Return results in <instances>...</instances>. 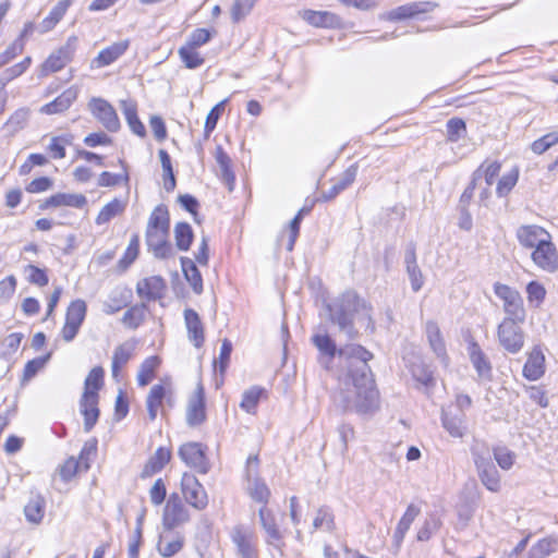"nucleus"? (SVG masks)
I'll return each instance as SVG.
<instances>
[{"mask_svg": "<svg viewBox=\"0 0 558 558\" xmlns=\"http://www.w3.org/2000/svg\"><path fill=\"white\" fill-rule=\"evenodd\" d=\"M171 453L169 450L160 447L151 456L144 468L145 475H153L159 472L170 460Z\"/></svg>", "mask_w": 558, "mask_h": 558, "instance_id": "4c0bfd02", "label": "nucleus"}, {"mask_svg": "<svg viewBox=\"0 0 558 558\" xmlns=\"http://www.w3.org/2000/svg\"><path fill=\"white\" fill-rule=\"evenodd\" d=\"M97 454V440L85 441L78 457H68L56 470V476L63 483H70L90 469V462Z\"/></svg>", "mask_w": 558, "mask_h": 558, "instance_id": "39448f33", "label": "nucleus"}, {"mask_svg": "<svg viewBox=\"0 0 558 558\" xmlns=\"http://www.w3.org/2000/svg\"><path fill=\"white\" fill-rule=\"evenodd\" d=\"M558 143V132H551L548 133L541 138L534 141L531 145V149L535 154H543L547 149H549L551 146L556 145Z\"/></svg>", "mask_w": 558, "mask_h": 558, "instance_id": "0e129e2a", "label": "nucleus"}, {"mask_svg": "<svg viewBox=\"0 0 558 558\" xmlns=\"http://www.w3.org/2000/svg\"><path fill=\"white\" fill-rule=\"evenodd\" d=\"M135 345L133 343H122L113 352L112 356V376L118 378L123 367L134 355Z\"/></svg>", "mask_w": 558, "mask_h": 558, "instance_id": "72a5a7b5", "label": "nucleus"}, {"mask_svg": "<svg viewBox=\"0 0 558 558\" xmlns=\"http://www.w3.org/2000/svg\"><path fill=\"white\" fill-rule=\"evenodd\" d=\"M189 520V513L183 504L177 497H170L167 501L163 522L169 527H175Z\"/></svg>", "mask_w": 558, "mask_h": 558, "instance_id": "bb28decb", "label": "nucleus"}, {"mask_svg": "<svg viewBox=\"0 0 558 558\" xmlns=\"http://www.w3.org/2000/svg\"><path fill=\"white\" fill-rule=\"evenodd\" d=\"M87 204V197L82 193L58 192L44 198L40 202L38 208L40 210L57 209L62 207L84 209Z\"/></svg>", "mask_w": 558, "mask_h": 558, "instance_id": "f8f14e48", "label": "nucleus"}, {"mask_svg": "<svg viewBox=\"0 0 558 558\" xmlns=\"http://www.w3.org/2000/svg\"><path fill=\"white\" fill-rule=\"evenodd\" d=\"M179 456L182 461L201 473L208 471V463L203 446L199 442H187L180 447Z\"/></svg>", "mask_w": 558, "mask_h": 558, "instance_id": "a211bd4d", "label": "nucleus"}, {"mask_svg": "<svg viewBox=\"0 0 558 558\" xmlns=\"http://www.w3.org/2000/svg\"><path fill=\"white\" fill-rule=\"evenodd\" d=\"M128 206V198L114 197L105 204L95 217L97 226H108L111 220L121 217Z\"/></svg>", "mask_w": 558, "mask_h": 558, "instance_id": "4be33fe9", "label": "nucleus"}, {"mask_svg": "<svg viewBox=\"0 0 558 558\" xmlns=\"http://www.w3.org/2000/svg\"><path fill=\"white\" fill-rule=\"evenodd\" d=\"M427 341L433 352L444 362L447 361L446 345L438 325L435 322H427L425 325Z\"/></svg>", "mask_w": 558, "mask_h": 558, "instance_id": "2f4dec72", "label": "nucleus"}, {"mask_svg": "<svg viewBox=\"0 0 558 558\" xmlns=\"http://www.w3.org/2000/svg\"><path fill=\"white\" fill-rule=\"evenodd\" d=\"M515 235L520 245L532 251L551 239L550 233L537 225L521 226L517 229Z\"/></svg>", "mask_w": 558, "mask_h": 558, "instance_id": "f3484780", "label": "nucleus"}, {"mask_svg": "<svg viewBox=\"0 0 558 558\" xmlns=\"http://www.w3.org/2000/svg\"><path fill=\"white\" fill-rule=\"evenodd\" d=\"M469 354L473 366L481 377H486L490 374L492 366L484 352L481 350L476 342H471L469 345Z\"/></svg>", "mask_w": 558, "mask_h": 558, "instance_id": "c9c22d12", "label": "nucleus"}, {"mask_svg": "<svg viewBox=\"0 0 558 558\" xmlns=\"http://www.w3.org/2000/svg\"><path fill=\"white\" fill-rule=\"evenodd\" d=\"M78 98V87L72 85L65 88L51 101L45 104L39 108V112L46 116L63 114L70 110Z\"/></svg>", "mask_w": 558, "mask_h": 558, "instance_id": "4468645a", "label": "nucleus"}, {"mask_svg": "<svg viewBox=\"0 0 558 558\" xmlns=\"http://www.w3.org/2000/svg\"><path fill=\"white\" fill-rule=\"evenodd\" d=\"M494 292L502 301L504 318H512L519 322H525L526 311L523 299L518 290L507 284L496 282Z\"/></svg>", "mask_w": 558, "mask_h": 558, "instance_id": "6e6552de", "label": "nucleus"}, {"mask_svg": "<svg viewBox=\"0 0 558 558\" xmlns=\"http://www.w3.org/2000/svg\"><path fill=\"white\" fill-rule=\"evenodd\" d=\"M171 393L170 385L156 384L154 385L146 397V409L149 418L153 421L162 409L163 400Z\"/></svg>", "mask_w": 558, "mask_h": 558, "instance_id": "393cba45", "label": "nucleus"}, {"mask_svg": "<svg viewBox=\"0 0 558 558\" xmlns=\"http://www.w3.org/2000/svg\"><path fill=\"white\" fill-rule=\"evenodd\" d=\"M313 529L326 532H332L336 529L335 514L330 508L320 507L317 509L313 519Z\"/></svg>", "mask_w": 558, "mask_h": 558, "instance_id": "e433bc0d", "label": "nucleus"}, {"mask_svg": "<svg viewBox=\"0 0 558 558\" xmlns=\"http://www.w3.org/2000/svg\"><path fill=\"white\" fill-rule=\"evenodd\" d=\"M184 322L187 329L189 339L196 348H201L204 343V327L198 314L191 308L184 311Z\"/></svg>", "mask_w": 558, "mask_h": 558, "instance_id": "c85d7f7f", "label": "nucleus"}, {"mask_svg": "<svg viewBox=\"0 0 558 558\" xmlns=\"http://www.w3.org/2000/svg\"><path fill=\"white\" fill-rule=\"evenodd\" d=\"M475 465L482 484L490 492L500 490V475L496 466L483 457L475 458Z\"/></svg>", "mask_w": 558, "mask_h": 558, "instance_id": "aec40b11", "label": "nucleus"}, {"mask_svg": "<svg viewBox=\"0 0 558 558\" xmlns=\"http://www.w3.org/2000/svg\"><path fill=\"white\" fill-rule=\"evenodd\" d=\"M24 51V43L23 41H13L1 53H0V68L9 64L12 60H14L17 56L22 54Z\"/></svg>", "mask_w": 558, "mask_h": 558, "instance_id": "69168bd1", "label": "nucleus"}, {"mask_svg": "<svg viewBox=\"0 0 558 558\" xmlns=\"http://www.w3.org/2000/svg\"><path fill=\"white\" fill-rule=\"evenodd\" d=\"M76 41V36H70L63 46L49 53L39 65V76L47 77L62 71L71 63L74 58Z\"/></svg>", "mask_w": 558, "mask_h": 558, "instance_id": "0eeeda50", "label": "nucleus"}, {"mask_svg": "<svg viewBox=\"0 0 558 558\" xmlns=\"http://www.w3.org/2000/svg\"><path fill=\"white\" fill-rule=\"evenodd\" d=\"M512 318H504L497 327V339L499 345L508 353H519L525 341L522 324Z\"/></svg>", "mask_w": 558, "mask_h": 558, "instance_id": "423d86ee", "label": "nucleus"}, {"mask_svg": "<svg viewBox=\"0 0 558 558\" xmlns=\"http://www.w3.org/2000/svg\"><path fill=\"white\" fill-rule=\"evenodd\" d=\"M181 486L183 496L191 506L196 509H204L207 506V494L194 475L184 473Z\"/></svg>", "mask_w": 558, "mask_h": 558, "instance_id": "dca6fc26", "label": "nucleus"}, {"mask_svg": "<svg viewBox=\"0 0 558 558\" xmlns=\"http://www.w3.org/2000/svg\"><path fill=\"white\" fill-rule=\"evenodd\" d=\"M110 133L105 129L104 131L90 132L83 138V144L89 148L111 147L114 145V140L110 136Z\"/></svg>", "mask_w": 558, "mask_h": 558, "instance_id": "37998d69", "label": "nucleus"}, {"mask_svg": "<svg viewBox=\"0 0 558 558\" xmlns=\"http://www.w3.org/2000/svg\"><path fill=\"white\" fill-rule=\"evenodd\" d=\"M501 163L499 161L484 162L476 171V174L482 173L487 186H490L499 175Z\"/></svg>", "mask_w": 558, "mask_h": 558, "instance_id": "680f3d73", "label": "nucleus"}, {"mask_svg": "<svg viewBox=\"0 0 558 558\" xmlns=\"http://www.w3.org/2000/svg\"><path fill=\"white\" fill-rule=\"evenodd\" d=\"M545 374V355L541 347H534L527 354L523 366V376L529 380H537Z\"/></svg>", "mask_w": 558, "mask_h": 558, "instance_id": "b1692460", "label": "nucleus"}, {"mask_svg": "<svg viewBox=\"0 0 558 558\" xmlns=\"http://www.w3.org/2000/svg\"><path fill=\"white\" fill-rule=\"evenodd\" d=\"M33 59L27 56L20 62L9 66L2 74L3 84L9 83L23 75L32 65Z\"/></svg>", "mask_w": 558, "mask_h": 558, "instance_id": "6e6d98bb", "label": "nucleus"}, {"mask_svg": "<svg viewBox=\"0 0 558 558\" xmlns=\"http://www.w3.org/2000/svg\"><path fill=\"white\" fill-rule=\"evenodd\" d=\"M256 0H235L231 8V16L234 22L245 17L253 9Z\"/></svg>", "mask_w": 558, "mask_h": 558, "instance_id": "338daca9", "label": "nucleus"}, {"mask_svg": "<svg viewBox=\"0 0 558 558\" xmlns=\"http://www.w3.org/2000/svg\"><path fill=\"white\" fill-rule=\"evenodd\" d=\"M206 420L205 391L203 384L197 381L186 405V423L190 426H198Z\"/></svg>", "mask_w": 558, "mask_h": 558, "instance_id": "2eb2a0df", "label": "nucleus"}, {"mask_svg": "<svg viewBox=\"0 0 558 558\" xmlns=\"http://www.w3.org/2000/svg\"><path fill=\"white\" fill-rule=\"evenodd\" d=\"M183 547V541L180 537L168 538L162 536L158 543V551L163 557H172Z\"/></svg>", "mask_w": 558, "mask_h": 558, "instance_id": "4d7b16f0", "label": "nucleus"}, {"mask_svg": "<svg viewBox=\"0 0 558 558\" xmlns=\"http://www.w3.org/2000/svg\"><path fill=\"white\" fill-rule=\"evenodd\" d=\"M526 296L531 305L538 307L545 300L546 289L542 283L531 281L526 286Z\"/></svg>", "mask_w": 558, "mask_h": 558, "instance_id": "13d9d810", "label": "nucleus"}, {"mask_svg": "<svg viewBox=\"0 0 558 558\" xmlns=\"http://www.w3.org/2000/svg\"><path fill=\"white\" fill-rule=\"evenodd\" d=\"M442 426L450 434L451 437L462 438L465 433V424L462 415H449L447 413H442Z\"/></svg>", "mask_w": 558, "mask_h": 558, "instance_id": "ea45409f", "label": "nucleus"}, {"mask_svg": "<svg viewBox=\"0 0 558 558\" xmlns=\"http://www.w3.org/2000/svg\"><path fill=\"white\" fill-rule=\"evenodd\" d=\"M93 118L99 122L107 132H118L121 122L114 107L101 97H93L87 102Z\"/></svg>", "mask_w": 558, "mask_h": 558, "instance_id": "1a4fd4ad", "label": "nucleus"}, {"mask_svg": "<svg viewBox=\"0 0 558 558\" xmlns=\"http://www.w3.org/2000/svg\"><path fill=\"white\" fill-rule=\"evenodd\" d=\"M50 159L46 154L33 153L27 156L25 161L19 168L20 175H28L36 167H45L49 163Z\"/></svg>", "mask_w": 558, "mask_h": 558, "instance_id": "49530a36", "label": "nucleus"}, {"mask_svg": "<svg viewBox=\"0 0 558 558\" xmlns=\"http://www.w3.org/2000/svg\"><path fill=\"white\" fill-rule=\"evenodd\" d=\"M147 230H169V213L166 206L159 205L151 213Z\"/></svg>", "mask_w": 558, "mask_h": 558, "instance_id": "c03bdc74", "label": "nucleus"}, {"mask_svg": "<svg viewBox=\"0 0 558 558\" xmlns=\"http://www.w3.org/2000/svg\"><path fill=\"white\" fill-rule=\"evenodd\" d=\"M330 319L345 335L348 339H354L357 331L354 320L372 322V306L355 291L348 290L329 305Z\"/></svg>", "mask_w": 558, "mask_h": 558, "instance_id": "7ed1b4c3", "label": "nucleus"}, {"mask_svg": "<svg viewBox=\"0 0 558 558\" xmlns=\"http://www.w3.org/2000/svg\"><path fill=\"white\" fill-rule=\"evenodd\" d=\"M121 110L134 133L140 134V120L137 118V102L134 99L120 101Z\"/></svg>", "mask_w": 558, "mask_h": 558, "instance_id": "de8ad7c7", "label": "nucleus"}, {"mask_svg": "<svg viewBox=\"0 0 558 558\" xmlns=\"http://www.w3.org/2000/svg\"><path fill=\"white\" fill-rule=\"evenodd\" d=\"M105 384V371L101 366L93 367L84 380L83 393L80 398V412L84 417V428L92 430L96 425L99 410V391Z\"/></svg>", "mask_w": 558, "mask_h": 558, "instance_id": "20e7f679", "label": "nucleus"}, {"mask_svg": "<svg viewBox=\"0 0 558 558\" xmlns=\"http://www.w3.org/2000/svg\"><path fill=\"white\" fill-rule=\"evenodd\" d=\"M418 514H420L418 507H416L413 504L408 506V508H407L404 514L402 515V518L400 519V521L396 527L395 534H393V543L398 549L400 548V546L404 539V536H405L407 532L409 531L411 524L413 523V521L416 519V517Z\"/></svg>", "mask_w": 558, "mask_h": 558, "instance_id": "473e14b6", "label": "nucleus"}, {"mask_svg": "<svg viewBox=\"0 0 558 558\" xmlns=\"http://www.w3.org/2000/svg\"><path fill=\"white\" fill-rule=\"evenodd\" d=\"M404 259L407 265V272L411 281V288L414 292H417L424 284V277L416 263V255L414 250L407 251Z\"/></svg>", "mask_w": 558, "mask_h": 558, "instance_id": "f704fd0d", "label": "nucleus"}, {"mask_svg": "<svg viewBox=\"0 0 558 558\" xmlns=\"http://www.w3.org/2000/svg\"><path fill=\"white\" fill-rule=\"evenodd\" d=\"M216 161L220 168L221 175L223 181L229 185V189H232V183L234 182V174L232 173L230 169L231 160L227 153L222 149L221 146H217L216 153H215Z\"/></svg>", "mask_w": 558, "mask_h": 558, "instance_id": "09e8293b", "label": "nucleus"}, {"mask_svg": "<svg viewBox=\"0 0 558 558\" xmlns=\"http://www.w3.org/2000/svg\"><path fill=\"white\" fill-rule=\"evenodd\" d=\"M341 371L335 402L344 411L372 414L379 408V393L367 362L373 354L359 344L338 350Z\"/></svg>", "mask_w": 558, "mask_h": 558, "instance_id": "f257e3e1", "label": "nucleus"}, {"mask_svg": "<svg viewBox=\"0 0 558 558\" xmlns=\"http://www.w3.org/2000/svg\"><path fill=\"white\" fill-rule=\"evenodd\" d=\"M558 549V541L554 537H545L532 546L529 558H546Z\"/></svg>", "mask_w": 558, "mask_h": 558, "instance_id": "79ce46f5", "label": "nucleus"}, {"mask_svg": "<svg viewBox=\"0 0 558 558\" xmlns=\"http://www.w3.org/2000/svg\"><path fill=\"white\" fill-rule=\"evenodd\" d=\"M24 271L27 275L26 280L29 284L43 288L49 283L48 270L46 268L28 264L24 267Z\"/></svg>", "mask_w": 558, "mask_h": 558, "instance_id": "a18cd8bd", "label": "nucleus"}, {"mask_svg": "<svg viewBox=\"0 0 558 558\" xmlns=\"http://www.w3.org/2000/svg\"><path fill=\"white\" fill-rule=\"evenodd\" d=\"M238 558H258L255 533L243 525H236L230 533Z\"/></svg>", "mask_w": 558, "mask_h": 558, "instance_id": "9b49d317", "label": "nucleus"}, {"mask_svg": "<svg viewBox=\"0 0 558 558\" xmlns=\"http://www.w3.org/2000/svg\"><path fill=\"white\" fill-rule=\"evenodd\" d=\"M413 377L421 384L427 386L434 380L433 371L424 363L413 364L411 367Z\"/></svg>", "mask_w": 558, "mask_h": 558, "instance_id": "774afa93", "label": "nucleus"}, {"mask_svg": "<svg viewBox=\"0 0 558 558\" xmlns=\"http://www.w3.org/2000/svg\"><path fill=\"white\" fill-rule=\"evenodd\" d=\"M263 392L264 389L256 386L245 390L240 407L247 413H254Z\"/></svg>", "mask_w": 558, "mask_h": 558, "instance_id": "5fc2aeb1", "label": "nucleus"}, {"mask_svg": "<svg viewBox=\"0 0 558 558\" xmlns=\"http://www.w3.org/2000/svg\"><path fill=\"white\" fill-rule=\"evenodd\" d=\"M434 5L430 2H412L400 5L389 12L384 17L389 21H401L412 19L422 13L432 11Z\"/></svg>", "mask_w": 558, "mask_h": 558, "instance_id": "5701e85b", "label": "nucleus"}, {"mask_svg": "<svg viewBox=\"0 0 558 558\" xmlns=\"http://www.w3.org/2000/svg\"><path fill=\"white\" fill-rule=\"evenodd\" d=\"M301 17L315 27H337L340 25V17L328 11L304 10L300 12Z\"/></svg>", "mask_w": 558, "mask_h": 558, "instance_id": "cd10ccee", "label": "nucleus"}, {"mask_svg": "<svg viewBox=\"0 0 558 558\" xmlns=\"http://www.w3.org/2000/svg\"><path fill=\"white\" fill-rule=\"evenodd\" d=\"M87 306L85 301L77 299L72 301L65 312L64 324L61 329L63 340L72 341L78 333L86 317Z\"/></svg>", "mask_w": 558, "mask_h": 558, "instance_id": "9d476101", "label": "nucleus"}, {"mask_svg": "<svg viewBox=\"0 0 558 558\" xmlns=\"http://www.w3.org/2000/svg\"><path fill=\"white\" fill-rule=\"evenodd\" d=\"M315 347L326 356H328V362L325 363V366L328 367L330 360L336 355L337 349L335 342L327 333H315L312 338Z\"/></svg>", "mask_w": 558, "mask_h": 558, "instance_id": "8fccbe9b", "label": "nucleus"}, {"mask_svg": "<svg viewBox=\"0 0 558 558\" xmlns=\"http://www.w3.org/2000/svg\"><path fill=\"white\" fill-rule=\"evenodd\" d=\"M73 140L74 136L70 133L51 135L46 146V155L50 160L64 159L68 148L73 144Z\"/></svg>", "mask_w": 558, "mask_h": 558, "instance_id": "a878e982", "label": "nucleus"}, {"mask_svg": "<svg viewBox=\"0 0 558 558\" xmlns=\"http://www.w3.org/2000/svg\"><path fill=\"white\" fill-rule=\"evenodd\" d=\"M49 359L50 353L28 361L24 366L21 384L26 385L33 377H35V375L45 367Z\"/></svg>", "mask_w": 558, "mask_h": 558, "instance_id": "603ef678", "label": "nucleus"}, {"mask_svg": "<svg viewBox=\"0 0 558 558\" xmlns=\"http://www.w3.org/2000/svg\"><path fill=\"white\" fill-rule=\"evenodd\" d=\"M53 179L47 175H40L33 179L26 186L25 190L29 194H41L50 191L53 187Z\"/></svg>", "mask_w": 558, "mask_h": 558, "instance_id": "bf43d9fd", "label": "nucleus"}, {"mask_svg": "<svg viewBox=\"0 0 558 558\" xmlns=\"http://www.w3.org/2000/svg\"><path fill=\"white\" fill-rule=\"evenodd\" d=\"M72 4V0H59L56 5L50 10L48 15L41 21L40 32L48 33L54 29V27L63 20L69 8Z\"/></svg>", "mask_w": 558, "mask_h": 558, "instance_id": "7c9ffc66", "label": "nucleus"}, {"mask_svg": "<svg viewBox=\"0 0 558 558\" xmlns=\"http://www.w3.org/2000/svg\"><path fill=\"white\" fill-rule=\"evenodd\" d=\"M174 238L175 244L179 250L186 251L189 250L192 240H193V231L189 223L180 222L174 228Z\"/></svg>", "mask_w": 558, "mask_h": 558, "instance_id": "864d4df0", "label": "nucleus"}, {"mask_svg": "<svg viewBox=\"0 0 558 558\" xmlns=\"http://www.w3.org/2000/svg\"><path fill=\"white\" fill-rule=\"evenodd\" d=\"M140 252V239L137 234H133L131 241L118 262V269L121 271L126 270L137 258Z\"/></svg>", "mask_w": 558, "mask_h": 558, "instance_id": "a19ab883", "label": "nucleus"}, {"mask_svg": "<svg viewBox=\"0 0 558 558\" xmlns=\"http://www.w3.org/2000/svg\"><path fill=\"white\" fill-rule=\"evenodd\" d=\"M130 40L123 39L113 43L104 49L92 60V68L102 69L119 60L129 49Z\"/></svg>", "mask_w": 558, "mask_h": 558, "instance_id": "6ab92c4d", "label": "nucleus"}, {"mask_svg": "<svg viewBox=\"0 0 558 558\" xmlns=\"http://www.w3.org/2000/svg\"><path fill=\"white\" fill-rule=\"evenodd\" d=\"M169 230H146V243L148 251L158 258L168 257L171 252V244L168 241Z\"/></svg>", "mask_w": 558, "mask_h": 558, "instance_id": "412c9836", "label": "nucleus"}, {"mask_svg": "<svg viewBox=\"0 0 558 558\" xmlns=\"http://www.w3.org/2000/svg\"><path fill=\"white\" fill-rule=\"evenodd\" d=\"M179 56L187 69H196L204 63V59L196 50V47L187 44L179 49Z\"/></svg>", "mask_w": 558, "mask_h": 558, "instance_id": "3c124183", "label": "nucleus"}, {"mask_svg": "<svg viewBox=\"0 0 558 558\" xmlns=\"http://www.w3.org/2000/svg\"><path fill=\"white\" fill-rule=\"evenodd\" d=\"M258 458L250 456L246 461L247 493L256 502L263 504L258 510L260 524L266 532V543L276 548L283 556L284 542L282 533L278 529L275 518L266 504L270 497V490L266 483L257 476Z\"/></svg>", "mask_w": 558, "mask_h": 558, "instance_id": "f03ea898", "label": "nucleus"}, {"mask_svg": "<svg viewBox=\"0 0 558 558\" xmlns=\"http://www.w3.org/2000/svg\"><path fill=\"white\" fill-rule=\"evenodd\" d=\"M46 512V500L40 494H34L24 506L26 520L32 524H40Z\"/></svg>", "mask_w": 558, "mask_h": 558, "instance_id": "c756f323", "label": "nucleus"}, {"mask_svg": "<svg viewBox=\"0 0 558 558\" xmlns=\"http://www.w3.org/2000/svg\"><path fill=\"white\" fill-rule=\"evenodd\" d=\"M520 171L518 167H513L509 172L502 174L498 180L496 186V194L498 197H506L517 185Z\"/></svg>", "mask_w": 558, "mask_h": 558, "instance_id": "58836bf2", "label": "nucleus"}, {"mask_svg": "<svg viewBox=\"0 0 558 558\" xmlns=\"http://www.w3.org/2000/svg\"><path fill=\"white\" fill-rule=\"evenodd\" d=\"M531 259L536 267L548 274L558 271V251L551 239L532 251Z\"/></svg>", "mask_w": 558, "mask_h": 558, "instance_id": "ddd939ff", "label": "nucleus"}, {"mask_svg": "<svg viewBox=\"0 0 558 558\" xmlns=\"http://www.w3.org/2000/svg\"><path fill=\"white\" fill-rule=\"evenodd\" d=\"M440 527V521L435 515H429L424 521V524L417 532V541L420 542H426L428 541L432 535L437 532Z\"/></svg>", "mask_w": 558, "mask_h": 558, "instance_id": "052dcab7", "label": "nucleus"}, {"mask_svg": "<svg viewBox=\"0 0 558 558\" xmlns=\"http://www.w3.org/2000/svg\"><path fill=\"white\" fill-rule=\"evenodd\" d=\"M494 458L502 470H510L514 463L515 454L506 447L494 448Z\"/></svg>", "mask_w": 558, "mask_h": 558, "instance_id": "e2e57ef3", "label": "nucleus"}]
</instances>
